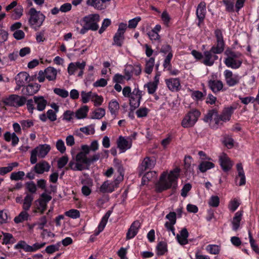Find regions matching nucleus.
I'll return each mask as SVG.
<instances>
[{"label":"nucleus","mask_w":259,"mask_h":259,"mask_svg":"<svg viewBox=\"0 0 259 259\" xmlns=\"http://www.w3.org/2000/svg\"><path fill=\"white\" fill-rule=\"evenodd\" d=\"M111 214L110 211H108L106 213V214L103 217L102 220L99 223L97 231L96 232V235H98L100 232H101L104 229L106 226L107 223L108 222V220Z\"/></svg>","instance_id":"nucleus-40"},{"label":"nucleus","mask_w":259,"mask_h":259,"mask_svg":"<svg viewBox=\"0 0 259 259\" xmlns=\"http://www.w3.org/2000/svg\"><path fill=\"white\" fill-rule=\"evenodd\" d=\"M127 28L126 23H120L118 25L117 32L115 34L113 38V45L118 47H121L123 42L124 37V33Z\"/></svg>","instance_id":"nucleus-12"},{"label":"nucleus","mask_w":259,"mask_h":259,"mask_svg":"<svg viewBox=\"0 0 259 259\" xmlns=\"http://www.w3.org/2000/svg\"><path fill=\"white\" fill-rule=\"evenodd\" d=\"M168 89L172 92H177L181 88L180 80L178 78H170L165 80Z\"/></svg>","instance_id":"nucleus-22"},{"label":"nucleus","mask_w":259,"mask_h":259,"mask_svg":"<svg viewBox=\"0 0 259 259\" xmlns=\"http://www.w3.org/2000/svg\"><path fill=\"white\" fill-rule=\"evenodd\" d=\"M91 101L94 102L95 106H99L102 105L104 99L101 96L98 95L97 94L94 93Z\"/></svg>","instance_id":"nucleus-56"},{"label":"nucleus","mask_w":259,"mask_h":259,"mask_svg":"<svg viewBox=\"0 0 259 259\" xmlns=\"http://www.w3.org/2000/svg\"><path fill=\"white\" fill-rule=\"evenodd\" d=\"M79 131L87 135H93L95 132V125L94 124H91L80 127Z\"/></svg>","instance_id":"nucleus-51"},{"label":"nucleus","mask_w":259,"mask_h":259,"mask_svg":"<svg viewBox=\"0 0 259 259\" xmlns=\"http://www.w3.org/2000/svg\"><path fill=\"white\" fill-rule=\"evenodd\" d=\"M236 109V106H230L225 107L221 115H220L221 121H229L231 117L232 114L233 113L234 110Z\"/></svg>","instance_id":"nucleus-25"},{"label":"nucleus","mask_w":259,"mask_h":259,"mask_svg":"<svg viewBox=\"0 0 259 259\" xmlns=\"http://www.w3.org/2000/svg\"><path fill=\"white\" fill-rule=\"evenodd\" d=\"M3 241L4 243L7 244L14 243V239L12 234L7 233H3Z\"/></svg>","instance_id":"nucleus-59"},{"label":"nucleus","mask_w":259,"mask_h":259,"mask_svg":"<svg viewBox=\"0 0 259 259\" xmlns=\"http://www.w3.org/2000/svg\"><path fill=\"white\" fill-rule=\"evenodd\" d=\"M54 92L58 96L63 98L67 97L69 95L68 92L67 90L63 89L55 88L54 89Z\"/></svg>","instance_id":"nucleus-58"},{"label":"nucleus","mask_w":259,"mask_h":259,"mask_svg":"<svg viewBox=\"0 0 259 259\" xmlns=\"http://www.w3.org/2000/svg\"><path fill=\"white\" fill-rule=\"evenodd\" d=\"M35 104L36 106V109L39 111L44 110L48 104L47 99L41 96H35L33 97Z\"/></svg>","instance_id":"nucleus-24"},{"label":"nucleus","mask_w":259,"mask_h":259,"mask_svg":"<svg viewBox=\"0 0 259 259\" xmlns=\"http://www.w3.org/2000/svg\"><path fill=\"white\" fill-rule=\"evenodd\" d=\"M219 161L221 168L224 171L230 170L233 165V161L225 153L222 152L219 156Z\"/></svg>","instance_id":"nucleus-16"},{"label":"nucleus","mask_w":259,"mask_h":259,"mask_svg":"<svg viewBox=\"0 0 259 259\" xmlns=\"http://www.w3.org/2000/svg\"><path fill=\"white\" fill-rule=\"evenodd\" d=\"M238 175L236 178V182L239 185H244L245 183V176L241 163H238L236 165Z\"/></svg>","instance_id":"nucleus-28"},{"label":"nucleus","mask_w":259,"mask_h":259,"mask_svg":"<svg viewBox=\"0 0 259 259\" xmlns=\"http://www.w3.org/2000/svg\"><path fill=\"white\" fill-rule=\"evenodd\" d=\"M117 171V175H115L116 178L113 182L106 181L104 182L99 188L102 193H111L114 191L118 186L120 182L123 179V168L120 163H116L114 165Z\"/></svg>","instance_id":"nucleus-3"},{"label":"nucleus","mask_w":259,"mask_h":259,"mask_svg":"<svg viewBox=\"0 0 259 259\" xmlns=\"http://www.w3.org/2000/svg\"><path fill=\"white\" fill-rule=\"evenodd\" d=\"M200 116V112L198 110H193L189 112L183 118L181 124L185 128L193 126L197 122Z\"/></svg>","instance_id":"nucleus-10"},{"label":"nucleus","mask_w":259,"mask_h":259,"mask_svg":"<svg viewBox=\"0 0 259 259\" xmlns=\"http://www.w3.org/2000/svg\"><path fill=\"white\" fill-rule=\"evenodd\" d=\"M225 54L226 57L224 63L227 67L234 69H238L241 67L243 62V55L241 53L228 49Z\"/></svg>","instance_id":"nucleus-5"},{"label":"nucleus","mask_w":259,"mask_h":259,"mask_svg":"<svg viewBox=\"0 0 259 259\" xmlns=\"http://www.w3.org/2000/svg\"><path fill=\"white\" fill-rule=\"evenodd\" d=\"M89 110V107L87 105L81 107L75 112V117L78 119L85 118L87 116Z\"/></svg>","instance_id":"nucleus-38"},{"label":"nucleus","mask_w":259,"mask_h":259,"mask_svg":"<svg viewBox=\"0 0 259 259\" xmlns=\"http://www.w3.org/2000/svg\"><path fill=\"white\" fill-rule=\"evenodd\" d=\"M155 64V59L150 58L146 60V64L145 67V72L148 74L152 73Z\"/></svg>","instance_id":"nucleus-43"},{"label":"nucleus","mask_w":259,"mask_h":259,"mask_svg":"<svg viewBox=\"0 0 259 259\" xmlns=\"http://www.w3.org/2000/svg\"><path fill=\"white\" fill-rule=\"evenodd\" d=\"M26 211L24 210L21 212L18 216L15 218L14 222L16 223H19L27 220L29 215Z\"/></svg>","instance_id":"nucleus-52"},{"label":"nucleus","mask_w":259,"mask_h":259,"mask_svg":"<svg viewBox=\"0 0 259 259\" xmlns=\"http://www.w3.org/2000/svg\"><path fill=\"white\" fill-rule=\"evenodd\" d=\"M242 213L239 211H237L235 214L233 219L232 224V229L234 231L237 230L240 226V221L242 219Z\"/></svg>","instance_id":"nucleus-37"},{"label":"nucleus","mask_w":259,"mask_h":259,"mask_svg":"<svg viewBox=\"0 0 259 259\" xmlns=\"http://www.w3.org/2000/svg\"><path fill=\"white\" fill-rule=\"evenodd\" d=\"M61 246V242H58L55 244H52L51 245L48 246L46 249V252L48 254H52L54 252L58 251L60 249V247Z\"/></svg>","instance_id":"nucleus-48"},{"label":"nucleus","mask_w":259,"mask_h":259,"mask_svg":"<svg viewBox=\"0 0 259 259\" xmlns=\"http://www.w3.org/2000/svg\"><path fill=\"white\" fill-rule=\"evenodd\" d=\"M30 76L26 72H21L15 77V81L17 85L20 88L30 81Z\"/></svg>","instance_id":"nucleus-23"},{"label":"nucleus","mask_w":259,"mask_h":259,"mask_svg":"<svg viewBox=\"0 0 259 259\" xmlns=\"http://www.w3.org/2000/svg\"><path fill=\"white\" fill-rule=\"evenodd\" d=\"M86 65L85 62H71L69 64L67 67V72L69 75L75 74V72L79 69H84Z\"/></svg>","instance_id":"nucleus-18"},{"label":"nucleus","mask_w":259,"mask_h":259,"mask_svg":"<svg viewBox=\"0 0 259 259\" xmlns=\"http://www.w3.org/2000/svg\"><path fill=\"white\" fill-rule=\"evenodd\" d=\"M140 226V223L139 221H135L131 225V227L126 233V238L127 239H131L134 238L138 233Z\"/></svg>","instance_id":"nucleus-30"},{"label":"nucleus","mask_w":259,"mask_h":259,"mask_svg":"<svg viewBox=\"0 0 259 259\" xmlns=\"http://www.w3.org/2000/svg\"><path fill=\"white\" fill-rule=\"evenodd\" d=\"M208 85L213 92L217 93L222 90L223 83L220 80H210Z\"/></svg>","instance_id":"nucleus-35"},{"label":"nucleus","mask_w":259,"mask_h":259,"mask_svg":"<svg viewBox=\"0 0 259 259\" xmlns=\"http://www.w3.org/2000/svg\"><path fill=\"white\" fill-rule=\"evenodd\" d=\"M81 151L79 152L75 158L69 162V167L73 170H82L90 165V160L87 155L90 153V148L87 145L81 146Z\"/></svg>","instance_id":"nucleus-2"},{"label":"nucleus","mask_w":259,"mask_h":259,"mask_svg":"<svg viewBox=\"0 0 259 259\" xmlns=\"http://www.w3.org/2000/svg\"><path fill=\"white\" fill-rule=\"evenodd\" d=\"M94 93L92 92H86L82 91L81 92V101L83 103H87L92 100V96Z\"/></svg>","instance_id":"nucleus-49"},{"label":"nucleus","mask_w":259,"mask_h":259,"mask_svg":"<svg viewBox=\"0 0 259 259\" xmlns=\"http://www.w3.org/2000/svg\"><path fill=\"white\" fill-rule=\"evenodd\" d=\"M217 44L212 47L211 51L214 54H221L224 50L225 42L223 33L221 30L217 29L214 32Z\"/></svg>","instance_id":"nucleus-11"},{"label":"nucleus","mask_w":259,"mask_h":259,"mask_svg":"<svg viewBox=\"0 0 259 259\" xmlns=\"http://www.w3.org/2000/svg\"><path fill=\"white\" fill-rule=\"evenodd\" d=\"M65 215L73 219H76L80 217V212L77 209H71L65 212Z\"/></svg>","instance_id":"nucleus-57"},{"label":"nucleus","mask_w":259,"mask_h":259,"mask_svg":"<svg viewBox=\"0 0 259 259\" xmlns=\"http://www.w3.org/2000/svg\"><path fill=\"white\" fill-rule=\"evenodd\" d=\"M4 139L7 142H12V145L14 146L18 144L19 139L15 133H11L7 132L4 134Z\"/></svg>","instance_id":"nucleus-36"},{"label":"nucleus","mask_w":259,"mask_h":259,"mask_svg":"<svg viewBox=\"0 0 259 259\" xmlns=\"http://www.w3.org/2000/svg\"><path fill=\"white\" fill-rule=\"evenodd\" d=\"M117 145L121 153L125 152L132 146V138L119 136L117 140Z\"/></svg>","instance_id":"nucleus-14"},{"label":"nucleus","mask_w":259,"mask_h":259,"mask_svg":"<svg viewBox=\"0 0 259 259\" xmlns=\"http://www.w3.org/2000/svg\"><path fill=\"white\" fill-rule=\"evenodd\" d=\"M141 97L142 92L138 89L135 88L129 97L130 104L131 108L135 109L139 106Z\"/></svg>","instance_id":"nucleus-17"},{"label":"nucleus","mask_w":259,"mask_h":259,"mask_svg":"<svg viewBox=\"0 0 259 259\" xmlns=\"http://www.w3.org/2000/svg\"><path fill=\"white\" fill-rule=\"evenodd\" d=\"M156 174L155 171H150L146 172L142 178V184H146L147 182L151 181L156 177Z\"/></svg>","instance_id":"nucleus-54"},{"label":"nucleus","mask_w":259,"mask_h":259,"mask_svg":"<svg viewBox=\"0 0 259 259\" xmlns=\"http://www.w3.org/2000/svg\"><path fill=\"white\" fill-rule=\"evenodd\" d=\"M56 147L57 149L61 153H64L66 151V147L64 142L61 139L57 141Z\"/></svg>","instance_id":"nucleus-63"},{"label":"nucleus","mask_w":259,"mask_h":259,"mask_svg":"<svg viewBox=\"0 0 259 259\" xmlns=\"http://www.w3.org/2000/svg\"><path fill=\"white\" fill-rule=\"evenodd\" d=\"M166 219L168 220L165 223V227L174 226L176 223V213L175 212H170L167 214Z\"/></svg>","instance_id":"nucleus-45"},{"label":"nucleus","mask_w":259,"mask_h":259,"mask_svg":"<svg viewBox=\"0 0 259 259\" xmlns=\"http://www.w3.org/2000/svg\"><path fill=\"white\" fill-rule=\"evenodd\" d=\"M50 165L46 161H41L35 164L34 167V171L38 174H42L45 172L49 171Z\"/></svg>","instance_id":"nucleus-27"},{"label":"nucleus","mask_w":259,"mask_h":259,"mask_svg":"<svg viewBox=\"0 0 259 259\" xmlns=\"http://www.w3.org/2000/svg\"><path fill=\"white\" fill-rule=\"evenodd\" d=\"M51 150V147L48 144L39 145L31 152L30 161L31 164H35L38 158H43L46 157Z\"/></svg>","instance_id":"nucleus-7"},{"label":"nucleus","mask_w":259,"mask_h":259,"mask_svg":"<svg viewBox=\"0 0 259 259\" xmlns=\"http://www.w3.org/2000/svg\"><path fill=\"white\" fill-rule=\"evenodd\" d=\"M3 103L8 106L20 107L25 104L26 98L16 95H11L2 99Z\"/></svg>","instance_id":"nucleus-9"},{"label":"nucleus","mask_w":259,"mask_h":259,"mask_svg":"<svg viewBox=\"0 0 259 259\" xmlns=\"http://www.w3.org/2000/svg\"><path fill=\"white\" fill-rule=\"evenodd\" d=\"M224 75L226 83L229 87H234L239 82L240 76L238 74H233L230 70H225Z\"/></svg>","instance_id":"nucleus-15"},{"label":"nucleus","mask_w":259,"mask_h":259,"mask_svg":"<svg viewBox=\"0 0 259 259\" xmlns=\"http://www.w3.org/2000/svg\"><path fill=\"white\" fill-rule=\"evenodd\" d=\"M106 113L105 110L102 108H99L95 109L91 113V118L100 119L103 117Z\"/></svg>","instance_id":"nucleus-41"},{"label":"nucleus","mask_w":259,"mask_h":259,"mask_svg":"<svg viewBox=\"0 0 259 259\" xmlns=\"http://www.w3.org/2000/svg\"><path fill=\"white\" fill-rule=\"evenodd\" d=\"M25 174L23 171H18L11 173L10 179L12 180L18 181L23 179Z\"/></svg>","instance_id":"nucleus-55"},{"label":"nucleus","mask_w":259,"mask_h":259,"mask_svg":"<svg viewBox=\"0 0 259 259\" xmlns=\"http://www.w3.org/2000/svg\"><path fill=\"white\" fill-rule=\"evenodd\" d=\"M206 4L204 2H201L198 6L196 14L199 20V23L201 22L205 16L206 14Z\"/></svg>","instance_id":"nucleus-33"},{"label":"nucleus","mask_w":259,"mask_h":259,"mask_svg":"<svg viewBox=\"0 0 259 259\" xmlns=\"http://www.w3.org/2000/svg\"><path fill=\"white\" fill-rule=\"evenodd\" d=\"M239 204L240 203L239 201L236 199H234L230 201L228 208L230 211L234 212L237 209Z\"/></svg>","instance_id":"nucleus-60"},{"label":"nucleus","mask_w":259,"mask_h":259,"mask_svg":"<svg viewBox=\"0 0 259 259\" xmlns=\"http://www.w3.org/2000/svg\"><path fill=\"white\" fill-rule=\"evenodd\" d=\"M189 233L186 228H183L179 234L177 235V240L181 245H185L188 243V237Z\"/></svg>","instance_id":"nucleus-31"},{"label":"nucleus","mask_w":259,"mask_h":259,"mask_svg":"<svg viewBox=\"0 0 259 259\" xmlns=\"http://www.w3.org/2000/svg\"><path fill=\"white\" fill-rule=\"evenodd\" d=\"M108 109L113 115L116 116L119 111V104L115 99L111 100L108 104Z\"/></svg>","instance_id":"nucleus-34"},{"label":"nucleus","mask_w":259,"mask_h":259,"mask_svg":"<svg viewBox=\"0 0 259 259\" xmlns=\"http://www.w3.org/2000/svg\"><path fill=\"white\" fill-rule=\"evenodd\" d=\"M161 29V26L159 24H157L155 27L149 31L147 34L151 41H155L157 42L160 41V36L159 34V32Z\"/></svg>","instance_id":"nucleus-26"},{"label":"nucleus","mask_w":259,"mask_h":259,"mask_svg":"<svg viewBox=\"0 0 259 259\" xmlns=\"http://www.w3.org/2000/svg\"><path fill=\"white\" fill-rule=\"evenodd\" d=\"M51 196L46 193L41 194L40 198L35 201V208L41 214L46 210L47 203L51 200Z\"/></svg>","instance_id":"nucleus-13"},{"label":"nucleus","mask_w":259,"mask_h":259,"mask_svg":"<svg viewBox=\"0 0 259 259\" xmlns=\"http://www.w3.org/2000/svg\"><path fill=\"white\" fill-rule=\"evenodd\" d=\"M204 121L208 123L209 126L214 129L218 128L221 124L220 115L214 109L209 110L205 115Z\"/></svg>","instance_id":"nucleus-8"},{"label":"nucleus","mask_w":259,"mask_h":259,"mask_svg":"<svg viewBox=\"0 0 259 259\" xmlns=\"http://www.w3.org/2000/svg\"><path fill=\"white\" fill-rule=\"evenodd\" d=\"M207 160L202 161L199 165V169L202 172H204L214 166V164L212 162Z\"/></svg>","instance_id":"nucleus-42"},{"label":"nucleus","mask_w":259,"mask_h":259,"mask_svg":"<svg viewBox=\"0 0 259 259\" xmlns=\"http://www.w3.org/2000/svg\"><path fill=\"white\" fill-rule=\"evenodd\" d=\"M223 143L224 145L228 149L232 148L234 146L233 140L229 137H225L224 138Z\"/></svg>","instance_id":"nucleus-64"},{"label":"nucleus","mask_w":259,"mask_h":259,"mask_svg":"<svg viewBox=\"0 0 259 259\" xmlns=\"http://www.w3.org/2000/svg\"><path fill=\"white\" fill-rule=\"evenodd\" d=\"M18 166L17 162H13L9 164L7 166L0 167V175H4L13 170L14 167Z\"/></svg>","instance_id":"nucleus-46"},{"label":"nucleus","mask_w":259,"mask_h":259,"mask_svg":"<svg viewBox=\"0 0 259 259\" xmlns=\"http://www.w3.org/2000/svg\"><path fill=\"white\" fill-rule=\"evenodd\" d=\"M29 14L30 17L28 21L30 27L35 30L38 29L42 25L45 16L33 8L30 9Z\"/></svg>","instance_id":"nucleus-6"},{"label":"nucleus","mask_w":259,"mask_h":259,"mask_svg":"<svg viewBox=\"0 0 259 259\" xmlns=\"http://www.w3.org/2000/svg\"><path fill=\"white\" fill-rule=\"evenodd\" d=\"M14 248L16 249H22L25 252H30V245H28L25 241H20L16 244Z\"/></svg>","instance_id":"nucleus-50"},{"label":"nucleus","mask_w":259,"mask_h":259,"mask_svg":"<svg viewBox=\"0 0 259 259\" xmlns=\"http://www.w3.org/2000/svg\"><path fill=\"white\" fill-rule=\"evenodd\" d=\"M46 78L49 81H55L58 74L57 70L54 67H48L45 70Z\"/></svg>","instance_id":"nucleus-32"},{"label":"nucleus","mask_w":259,"mask_h":259,"mask_svg":"<svg viewBox=\"0 0 259 259\" xmlns=\"http://www.w3.org/2000/svg\"><path fill=\"white\" fill-rule=\"evenodd\" d=\"M249 243L252 248V250L254 251L256 253L259 254V247L255 243V241L252 238L250 232L249 231Z\"/></svg>","instance_id":"nucleus-62"},{"label":"nucleus","mask_w":259,"mask_h":259,"mask_svg":"<svg viewBox=\"0 0 259 259\" xmlns=\"http://www.w3.org/2000/svg\"><path fill=\"white\" fill-rule=\"evenodd\" d=\"M100 20V16L97 14H91L84 17L80 21L82 26L79 31L81 34H85L89 30L96 31L99 28L98 23Z\"/></svg>","instance_id":"nucleus-4"},{"label":"nucleus","mask_w":259,"mask_h":259,"mask_svg":"<svg viewBox=\"0 0 259 259\" xmlns=\"http://www.w3.org/2000/svg\"><path fill=\"white\" fill-rule=\"evenodd\" d=\"M87 4L100 10L106 8V5L102 2V0H87Z\"/></svg>","instance_id":"nucleus-39"},{"label":"nucleus","mask_w":259,"mask_h":259,"mask_svg":"<svg viewBox=\"0 0 259 259\" xmlns=\"http://www.w3.org/2000/svg\"><path fill=\"white\" fill-rule=\"evenodd\" d=\"M220 198L217 196H212L210 197L209 201L208 204L209 206L217 207L219 205Z\"/></svg>","instance_id":"nucleus-61"},{"label":"nucleus","mask_w":259,"mask_h":259,"mask_svg":"<svg viewBox=\"0 0 259 259\" xmlns=\"http://www.w3.org/2000/svg\"><path fill=\"white\" fill-rule=\"evenodd\" d=\"M213 53L211 49L209 51H205L203 53V63L206 66H212L218 57Z\"/></svg>","instance_id":"nucleus-19"},{"label":"nucleus","mask_w":259,"mask_h":259,"mask_svg":"<svg viewBox=\"0 0 259 259\" xmlns=\"http://www.w3.org/2000/svg\"><path fill=\"white\" fill-rule=\"evenodd\" d=\"M33 199V197L30 194H27L24 199L23 208L24 210H28L29 209L32 201Z\"/></svg>","instance_id":"nucleus-47"},{"label":"nucleus","mask_w":259,"mask_h":259,"mask_svg":"<svg viewBox=\"0 0 259 259\" xmlns=\"http://www.w3.org/2000/svg\"><path fill=\"white\" fill-rule=\"evenodd\" d=\"M40 85L36 83L28 84L25 88H24L22 92L23 94L27 96H32L36 94L40 89Z\"/></svg>","instance_id":"nucleus-29"},{"label":"nucleus","mask_w":259,"mask_h":259,"mask_svg":"<svg viewBox=\"0 0 259 259\" xmlns=\"http://www.w3.org/2000/svg\"><path fill=\"white\" fill-rule=\"evenodd\" d=\"M167 251V245L164 242H159L157 246V253L158 255H161L164 254Z\"/></svg>","instance_id":"nucleus-53"},{"label":"nucleus","mask_w":259,"mask_h":259,"mask_svg":"<svg viewBox=\"0 0 259 259\" xmlns=\"http://www.w3.org/2000/svg\"><path fill=\"white\" fill-rule=\"evenodd\" d=\"M155 165V160L154 158L146 157L142 162L139 166L140 174H142L144 171L147 169L153 168Z\"/></svg>","instance_id":"nucleus-21"},{"label":"nucleus","mask_w":259,"mask_h":259,"mask_svg":"<svg viewBox=\"0 0 259 259\" xmlns=\"http://www.w3.org/2000/svg\"><path fill=\"white\" fill-rule=\"evenodd\" d=\"M206 251L211 254H218L221 250V247L215 244H209L206 246Z\"/></svg>","instance_id":"nucleus-44"},{"label":"nucleus","mask_w":259,"mask_h":259,"mask_svg":"<svg viewBox=\"0 0 259 259\" xmlns=\"http://www.w3.org/2000/svg\"><path fill=\"white\" fill-rule=\"evenodd\" d=\"M181 169L178 167L172 170L163 172L159 181L156 184V189L159 192H161L171 188H174L177 184L178 178L180 176Z\"/></svg>","instance_id":"nucleus-1"},{"label":"nucleus","mask_w":259,"mask_h":259,"mask_svg":"<svg viewBox=\"0 0 259 259\" xmlns=\"http://www.w3.org/2000/svg\"><path fill=\"white\" fill-rule=\"evenodd\" d=\"M160 74L159 72L157 73L154 77V80L150 81L145 84V88H147L148 92L150 94H154L158 88V84L159 82Z\"/></svg>","instance_id":"nucleus-20"}]
</instances>
